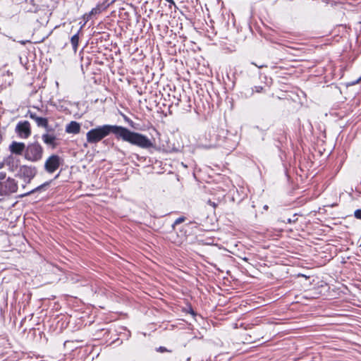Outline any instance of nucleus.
<instances>
[{"label":"nucleus","mask_w":361,"mask_h":361,"mask_svg":"<svg viewBox=\"0 0 361 361\" xmlns=\"http://www.w3.org/2000/svg\"><path fill=\"white\" fill-rule=\"evenodd\" d=\"M157 351L160 352V353H164V352H166V351H169L165 347H163V346H160L158 349H157Z\"/></svg>","instance_id":"obj_23"},{"label":"nucleus","mask_w":361,"mask_h":361,"mask_svg":"<svg viewBox=\"0 0 361 361\" xmlns=\"http://www.w3.org/2000/svg\"><path fill=\"white\" fill-rule=\"evenodd\" d=\"M268 208H269V207H268V205H267V204H265V205L263 207V209H264V210H267V209H268Z\"/></svg>","instance_id":"obj_27"},{"label":"nucleus","mask_w":361,"mask_h":361,"mask_svg":"<svg viewBox=\"0 0 361 361\" xmlns=\"http://www.w3.org/2000/svg\"><path fill=\"white\" fill-rule=\"evenodd\" d=\"M208 204L214 208L217 206V204H216L214 202H212L211 200L208 201Z\"/></svg>","instance_id":"obj_26"},{"label":"nucleus","mask_w":361,"mask_h":361,"mask_svg":"<svg viewBox=\"0 0 361 361\" xmlns=\"http://www.w3.org/2000/svg\"><path fill=\"white\" fill-rule=\"evenodd\" d=\"M34 178H22V180H23L24 183L23 185H22V188L23 189L25 188L26 187V185L27 184H30L32 181V180Z\"/></svg>","instance_id":"obj_19"},{"label":"nucleus","mask_w":361,"mask_h":361,"mask_svg":"<svg viewBox=\"0 0 361 361\" xmlns=\"http://www.w3.org/2000/svg\"><path fill=\"white\" fill-rule=\"evenodd\" d=\"M189 310H188V312L192 314L193 317L196 316V313L195 312V311L193 310L192 307L191 306H189Z\"/></svg>","instance_id":"obj_22"},{"label":"nucleus","mask_w":361,"mask_h":361,"mask_svg":"<svg viewBox=\"0 0 361 361\" xmlns=\"http://www.w3.org/2000/svg\"><path fill=\"white\" fill-rule=\"evenodd\" d=\"M6 178V173L5 172H0V182L4 181Z\"/></svg>","instance_id":"obj_21"},{"label":"nucleus","mask_w":361,"mask_h":361,"mask_svg":"<svg viewBox=\"0 0 361 361\" xmlns=\"http://www.w3.org/2000/svg\"><path fill=\"white\" fill-rule=\"evenodd\" d=\"M18 182L13 178L8 177L4 181L0 182V195H8L17 192Z\"/></svg>","instance_id":"obj_3"},{"label":"nucleus","mask_w":361,"mask_h":361,"mask_svg":"<svg viewBox=\"0 0 361 361\" xmlns=\"http://www.w3.org/2000/svg\"><path fill=\"white\" fill-rule=\"evenodd\" d=\"M43 154L44 148L39 142H29L26 145L24 159L28 161L36 163L42 159Z\"/></svg>","instance_id":"obj_2"},{"label":"nucleus","mask_w":361,"mask_h":361,"mask_svg":"<svg viewBox=\"0 0 361 361\" xmlns=\"http://www.w3.org/2000/svg\"><path fill=\"white\" fill-rule=\"evenodd\" d=\"M185 220V216H180V217H178V219H176V221H174V223L172 224V228L174 229L175 228V226L176 225H178L183 222H184Z\"/></svg>","instance_id":"obj_15"},{"label":"nucleus","mask_w":361,"mask_h":361,"mask_svg":"<svg viewBox=\"0 0 361 361\" xmlns=\"http://www.w3.org/2000/svg\"><path fill=\"white\" fill-rule=\"evenodd\" d=\"M168 3H169V7L171 8V5L176 6V4L173 0H165Z\"/></svg>","instance_id":"obj_25"},{"label":"nucleus","mask_w":361,"mask_h":361,"mask_svg":"<svg viewBox=\"0 0 361 361\" xmlns=\"http://www.w3.org/2000/svg\"><path fill=\"white\" fill-rule=\"evenodd\" d=\"M123 119L124 121L128 123V125L131 127V128H135V123L130 119L129 118L128 116H126V115H123Z\"/></svg>","instance_id":"obj_18"},{"label":"nucleus","mask_w":361,"mask_h":361,"mask_svg":"<svg viewBox=\"0 0 361 361\" xmlns=\"http://www.w3.org/2000/svg\"><path fill=\"white\" fill-rule=\"evenodd\" d=\"M59 173H58V174L54 177V180H55V179L58 178H59Z\"/></svg>","instance_id":"obj_28"},{"label":"nucleus","mask_w":361,"mask_h":361,"mask_svg":"<svg viewBox=\"0 0 361 361\" xmlns=\"http://www.w3.org/2000/svg\"><path fill=\"white\" fill-rule=\"evenodd\" d=\"M26 145L24 142L13 141L9 147L8 149L11 154L18 156H23L25 153Z\"/></svg>","instance_id":"obj_7"},{"label":"nucleus","mask_w":361,"mask_h":361,"mask_svg":"<svg viewBox=\"0 0 361 361\" xmlns=\"http://www.w3.org/2000/svg\"><path fill=\"white\" fill-rule=\"evenodd\" d=\"M20 43H21L22 44H25L26 42H25V41H21V42H20Z\"/></svg>","instance_id":"obj_29"},{"label":"nucleus","mask_w":361,"mask_h":361,"mask_svg":"<svg viewBox=\"0 0 361 361\" xmlns=\"http://www.w3.org/2000/svg\"><path fill=\"white\" fill-rule=\"evenodd\" d=\"M264 90V87L263 86H261V85H257V86H254L252 88V92H257V93H259V92H262Z\"/></svg>","instance_id":"obj_16"},{"label":"nucleus","mask_w":361,"mask_h":361,"mask_svg":"<svg viewBox=\"0 0 361 361\" xmlns=\"http://www.w3.org/2000/svg\"><path fill=\"white\" fill-rule=\"evenodd\" d=\"M354 216H355L357 219H360V220H361V209H356V210L354 212Z\"/></svg>","instance_id":"obj_20"},{"label":"nucleus","mask_w":361,"mask_h":361,"mask_svg":"<svg viewBox=\"0 0 361 361\" xmlns=\"http://www.w3.org/2000/svg\"><path fill=\"white\" fill-rule=\"evenodd\" d=\"M27 114L31 119L36 122L38 127L44 128L47 131H49V122L47 118L39 117L35 113L30 111H28Z\"/></svg>","instance_id":"obj_9"},{"label":"nucleus","mask_w":361,"mask_h":361,"mask_svg":"<svg viewBox=\"0 0 361 361\" xmlns=\"http://www.w3.org/2000/svg\"><path fill=\"white\" fill-rule=\"evenodd\" d=\"M81 129L80 124L78 123L77 121H71L66 126V132L67 133H71V134H78L80 133Z\"/></svg>","instance_id":"obj_12"},{"label":"nucleus","mask_w":361,"mask_h":361,"mask_svg":"<svg viewBox=\"0 0 361 361\" xmlns=\"http://www.w3.org/2000/svg\"><path fill=\"white\" fill-rule=\"evenodd\" d=\"M43 142L51 149L56 148L58 143L56 142L57 138L55 135L50 133H44L42 135Z\"/></svg>","instance_id":"obj_10"},{"label":"nucleus","mask_w":361,"mask_h":361,"mask_svg":"<svg viewBox=\"0 0 361 361\" xmlns=\"http://www.w3.org/2000/svg\"><path fill=\"white\" fill-rule=\"evenodd\" d=\"M15 130L18 137L22 139H27L31 135L30 124L27 121H19Z\"/></svg>","instance_id":"obj_5"},{"label":"nucleus","mask_w":361,"mask_h":361,"mask_svg":"<svg viewBox=\"0 0 361 361\" xmlns=\"http://www.w3.org/2000/svg\"><path fill=\"white\" fill-rule=\"evenodd\" d=\"M35 4V0H26V6H33Z\"/></svg>","instance_id":"obj_24"},{"label":"nucleus","mask_w":361,"mask_h":361,"mask_svg":"<svg viewBox=\"0 0 361 361\" xmlns=\"http://www.w3.org/2000/svg\"><path fill=\"white\" fill-rule=\"evenodd\" d=\"M37 174V169L35 166L22 165L20 166L17 176L22 179L25 178H35Z\"/></svg>","instance_id":"obj_6"},{"label":"nucleus","mask_w":361,"mask_h":361,"mask_svg":"<svg viewBox=\"0 0 361 361\" xmlns=\"http://www.w3.org/2000/svg\"><path fill=\"white\" fill-rule=\"evenodd\" d=\"M52 181H53V180L46 181L44 183H42V185L20 195L19 197L22 198V197L30 195L36 193V192H45L48 190V188H49Z\"/></svg>","instance_id":"obj_8"},{"label":"nucleus","mask_w":361,"mask_h":361,"mask_svg":"<svg viewBox=\"0 0 361 361\" xmlns=\"http://www.w3.org/2000/svg\"><path fill=\"white\" fill-rule=\"evenodd\" d=\"M12 81V73L9 71L0 70V82L2 86L11 85Z\"/></svg>","instance_id":"obj_11"},{"label":"nucleus","mask_w":361,"mask_h":361,"mask_svg":"<svg viewBox=\"0 0 361 361\" xmlns=\"http://www.w3.org/2000/svg\"><path fill=\"white\" fill-rule=\"evenodd\" d=\"M297 220H298V219L296 217V214H294L293 216V218H287V219H284L283 221L284 223H287V224H292V223H295Z\"/></svg>","instance_id":"obj_17"},{"label":"nucleus","mask_w":361,"mask_h":361,"mask_svg":"<svg viewBox=\"0 0 361 361\" xmlns=\"http://www.w3.org/2000/svg\"><path fill=\"white\" fill-rule=\"evenodd\" d=\"M25 9L27 12L36 13L39 10V6L36 5V4H33V6H30L29 5V6H26L25 7Z\"/></svg>","instance_id":"obj_14"},{"label":"nucleus","mask_w":361,"mask_h":361,"mask_svg":"<svg viewBox=\"0 0 361 361\" xmlns=\"http://www.w3.org/2000/svg\"><path fill=\"white\" fill-rule=\"evenodd\" d=\"M111 134H113L118 140L142 149L154 147L153 142L146 135L118 125L104 124L92 128L87 133L86 140L90 144H97Z\"/></svg>","instance_id":"obj_1"},{"label":"nucleus","mask_w":361,"mask_h":361,"mask_svg":"<svg viewBox=\"0 0 361 361\" xmlns=\"http://www.w3.org/2000/svg\"><path fill=\"white\" fill-rule=\"evenodd\" d=\"M80 30H81V28L77 32V33L73 35L71 38V43L73 47V49L74 50L75 52H76V51L78 49V43H79V32H80Z\"/></svg>","instance_id":"obj_13"},{"label":"nucleus","mask_w":361,"mask_h":361,"mask_svg":"<svg viewBox=\"0 0 361 361\" xmlns=\"http://www.w3.org/2000/svg\"><path fill=\"white\" fill-rule=\"evenodd\" d=\"M62 159L57 154H51L49 157L44 165V169L48 173H54L60 166Z\"/></svg>","instance_id":"obj_4"}]
</instances>
